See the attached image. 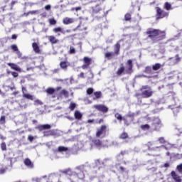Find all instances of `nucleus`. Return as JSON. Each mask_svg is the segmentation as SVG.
Returning <instances> with one entry per match:
<instances>
[{"instance_id":"nucleus-29","label":"nucleus","mask_w":182,"mask_h":182,"mask_svg":"<svg viewBox=\"0 0 182 182\" xmlns=\"http://www.w3.org/2000/svg\"><path fill=\"white\" fill-rule=\"evenodd\" d=\"M83 60H84V63L85 65H88V66L90 65L92 62V59H90L89 57H85Z\"/></svg>"},{"instance_id":"nucleus-60","label":"nucleus","mask_w":182,"mask_h":182,"mask_svg":"<svg viewBox=\"0 0 182 182\" xmlns=\"http://www.w3.org/2000/svg\"><path fill=\"white\" fill-rule=\"evenodd\" d=\"M78 77H85V73H81L80 75H78Z\"/></svg>"},{"instance_id":"nucleus-49","label":"nucleus","mask_w":182,"mask_h":182,"mask_svg":"<svg viewBox=\"0 0 182 182\" xmlns=\"http://www.w3.org/2000/svg\"><path fill=\"white\" fill-rule=\"evenodd\" d=\"M28 140H29V141L32 142V141H33V140H35V137L32 136L31 135H28Z\"/></svg>"},{"instance_id":"nucleus-12","label":"nucleus","mask_w":182,"mask_h":182,"mask_svg":"<svg viewBox=\"0 0 182 182\" xmlns=\"http://www.w3.org/2000/svg\"><path fill=\"white\" fill-rule=\"evenodd\" d=\"M69 97V92L68 91H66V90H63L59 95L58 96V100H62V99H63V97Z\"/></svg>"},{"instance_id":"nucleus-44","label":"nucleus","mask_w":182,"mask_h":182,"mask_svg":"<svg viewBox=\"0 0 182 182\" xmlns=\"http://www.w3.org/2000/svg\"><path fill=\"white\" fill-rule=\"evenodd\" d=\"M130 19H132V16L130 14H127L125 15V21H130Z\"/></svg>"},{"instance_id":"nucleus-38","label":"nucleus","mask_w":182,"mask_h":182,"mask_svg":"<svg viewBox=\"0 0 182 182\" xmlns=\"http://www.w3.org/2000/svg\"><path fill=\"white\" fill-rule=\"evenodd\" d=\"M53 31L55 32V33H58V32H62V28L58 27V28H53Z\"/></svg>"},{"instance_id":"nucleus-35","label":"nucleus","mask_w":182,"mask_h":182,"mask_svg":"<svg viewBox=\"0 0 182 182\" xmlns=\"http://www.w3.org/2000/svg\"><path fill=\"white\" fill-rule=\"evenodd\" d=\"M75 107H76V104L75 102H71L69 109L70 110H75Z\"/></svg>"},{"instance_id":"nucleus-13","label":"nucleus","mask_w":182,"mask_h":182,"mask_svg":"<svg viewBox=\"0 0 182 182\" xmlns=\"http://www.w3.org/2000/svg\"><path fill=\"white\" fill-rule=\"evenodd\" d=\"M117 75L118 76H122V75H129V73H126V70L123 64H121L120 68L117 70Z\"/></svg>"},{"instance_id":"nucleus-64","label":"nucleus","mask_w":182,"mask_h":182,"mask_svg":"<svg viewBox=\"0 0 182 182\" xmlns=\"http://www.w3.org/2000/svg\"><path fill=\"white\" fill-rule=\"evenodd\" d=\"M0 174H5V169H1Z\"/></svg>"},{"instance_id":"nucleus-8","label":"nucleus","mask_w":182,"mask_h":182,"mask_svg":"<svg viewBox=\"0 0 182 182\" xmlns=\"http://www.w3.org/2000/svg\"><path fill=\"white\" fill-rule=\"evenodd\" d=\"M126 65L125 73H128V75L133 73V61L132 60H128Z\"/></svg>"},{"instance_id":"nucleus-52","label":"nucleus","mask_w":182,"mask_h":182,"mask_svg":"<svg viewBox=\"0 0 182 182\" xmlns=\"http://www.w3.org/2000/svg\"><path fill=\"white\" fill-rule=\"evenodd\" d=\"M1 123L4 124L5 123V116H1L0 118Z\"/></svg>"},{"instance_id":"nucleus-5","label":"nucleus","mask_w":182,"mask_h":182,"mask_svg":"<svg viewBox=\"0 0 182 182\" xmlns=\"http://www.w3.org/2000/svg\"><path fill=\"white\" fill-rule=\"evenodd\" d=\"M180 62H181V58L178 54L167 60V63L169 66H174V65H178Z\"/></svg>"},{"instance_id":"nucleus-36","label":"nucleus","mask_w":182,"mask_h":182,"mask_svg":"<svg viewBox=\"0 0 182 182\" xmlns=\"http://www.w3.org/2000/svg\"><path fill=\"white\" fill-rule=\"evenodd\" d=\"M115 117L117 119V120H123V117H122V115L119 113L115 114Z\"/></svg>"},{"instance_id":"nucleus-20","label":"nucleus","mask_w":182,"mask_h":182,"mask_svg":"<svg viewBox=\"0 0 182 182\" xmlns=\"http://www.w3.org/2000/svg\"><path fill=\"white\" fill-rule=\"evenodd\" d=\"M32 48L34 52H36V53H39V52H41V49L39 48V46L38 45V43H33Z\"/></svg>"},{"instance_id":"nucleus-3","label":"nucleus","mask_w":182,"mask_h":182,"mask_svg":"<svg viewBox=\"0 0 182 182\" xmlns=\"http://www.w3.org/2000/svg\"><path fill=\"white\" fill-rule=\"evenodd\" d=\"M86 171V166L80 165L75 168V173L79 178V180H83L85 178V173Z\"/></svg>"},{"instance_id":"nucleus-26","label":"nucleus","mask_w":182,"mask_h":182,"mask_svg":"<svg viewBox=\"0 0 182 182\" xmlns=\"http://www.w3.org/2000/svg\"><path fill=\"white\" fill-rule=\"evenodd\" d=\"M92 143L95 144V146H96V147H100L102 146V142L100 140L97 139H94L92 140Z\"/></svg>"},{"instance_id":"nucleus-30","label":"nucleus","mask_w":182,"mask_h":182,"mask_svg":"<svg viewBox=\"0 0 182 182\" xmlns=\"http://www.w3.org/2000/svg\"><path fill=\"white\" fill-rule=\"evenodd\" d=\"M46 93H48V95H53V93H55V88H52V87L47 88Z\"/></svg>"},{"instance_id":"nucleus-41","label":"nucleus","mask_w":182,"mask_h":182,"mask_svg":"<svg viewBox=\"0 0 182 182\" xmlns=\"http://www.w3.org/2000/svg\"><path fill=\"white\" fill-rule=\"evenodd\" d=\"M34 105L36 106H38V105H39L40 106L43 105L42 102L39 100H36L34 101Z\"/></svg>"},{"instance_id":"nucleus-53","label":"nucleus","mask_w":182,"mask_h":182,"mask_svg":"<svg viewBox=\"0 0 182 182\" xmlns=\"http://www.w3.org/2000/svg\"><path fill=\"white\" fill-rule=\"evenodd\" d=\"M11 75L14 77H18V74L16 72H11Z\"/></svg>"},{"instance_id":"nucleus-9","label":"nucleus","mask_w":182,"mask_h":182,"mask_svg":"<svg viewBox=\"0 0 182 182\" xmlns=\"http://www.w3.org/2000/svg\"><path fill=\"white\" fill-rule=\"evenodd\" d=\"M93 107L98 110V112H102V113H107L109 111V108L104 105H95Z\"/></svg>"},{"instance_id":"nucleus-27","label":"nucleus","mask_w":182,"mask_h":182,"mask_svg":"<svg viewBox=\"0 0 182 182\" xmlns=\"http://www.w3.org/2000/svg\"><path fill=\"white\" fill-rule=\"evenodd\" d=\"M120 50V43L118 42L117 45L114 46V53L117 55Z\"/></svg>"},{"instance_id":"nucleus-14","label":"nucleus","mask_w":182,"mask_h":182,"mask_svg":"<svg viewBox=\"0 0 182 182\" xmlns=\"http://www.w3.org/2000/svg\"><path fill=\"white\" fill-rule=\"evenodd\" d=\"M90 2H97V5L95 7H92L93 12L95 14H97L100 11V7L99 6V4H100V0H89Z\"/></svg>"},{"instance_id":"nucleus-15","label":"nucleus","mask_w":182,"mask_h":182,"mask_svg":"<svg viewBox=\"0 0 182 182\" xmlns=\"http://www.w3.org/2000/svg\"><path fill=\"white\" fill-rule=\"evenodd\" d=\"M7 65L8 66H10L11 69H13V70H16V72H22V69L15 63H9Z\"/></svg>"},{"instance_id":"nucleus-62","label":"nucleus","mask_w":182,"mask_h":182,"mask_svg":"<svg viewBox=\"0 0 182 182\" xmlns=\"http://www.w3.org/2000/svg\"><path fill=\"white\" fill-rule=\"evenodd\" d=\"M41 180H42V178H36L35 179V181H36V182H41Z\"/></svg>"},{"instance_id":"nucleus-18","label":"nucleus","mask_w":182,"mask_h":182,"mask_svg":"<svg viewBox=\"0 0 182 182\" xmlns=\"http://www.w3.org/2000/svg\"><path fill=\"white\" fill-rule=\"evenodd\" d=\"M73 22H75V18H73L66 17L63 20L64 25H70V23H73Z\"/></svg>"},{"instance_id":"nucleus-50","label":"nucleus","mask_w":182,"mask_h":182,"mask_svg":"<svg viewBox=\"0 0 182 182\" xmlns=\"http://www.w3.org/2000/svg\"><path fill=\"white\" fill-rule=\"evenodd\" d=\"M138 77H146V75L143 74L135 75V79H137Z\"/></svg>"},{"instance_id":"nucleus-48","label":"nucleus","mask_w":182,"mask_h":182,"mask_svg":"<svg viewBox=\"0 0 182 182\" xmlns=\"http://www.w3.org/2000/svg\"><path fill=\"white\" fill-rule=\"evenodd\" d=\"M177 170H178L179 173H182V164L177 166Z\"/></svg>"},{"instance_id":"nucleus-1","label":"nucleus","mask_w":182,"mask_h":182,"mask_svg":"<svg viewBox=\"0 0 182 182\" xmlns=\"http://www.w3.org/2000/svg\"><path fill=\"white\" fill-rule=\"evenodd\" d=\"M148 38H150L152 41H160L166 36V33L160 30H156L154 28H149L146 31Z\"/></svg>"},{"instance_id":"nucleus-59","label":"nucleus","mask_w":182,"mask_h":182,"mask_svg":"<svg viewBox=\"0 0 182 182\" xmlns=\"http://www.w3.org/2000/svg\"><path fill=\"white\" fill-rule=\"evenodd\" d=\"M89 65L87 64H84L82 65V69H86Z\"/></svg>"},{"instance_id":"nucleus-24","label":"nucleus","mask_w":182,"mask_h":182,"mask_svg":"<svg viewBox=\"0 0 182 182\" xmlns=\"http://www.w3.org/2000/svg\"><path fill=\"white\" fill-rule=\"evenodd\" d=\"M74 116L77 120H80V119H82V113H80V112L79 111H75L74 113Z\"/></svg>"},{"instance_id":"nucleus-39","label":"nucleus","mask_w":182,"mask_h":182,"mask_svg":"<svg viewBox=\"0 0 182 182\" xmlns=\"http://www.w3.org/2000/svg\"><path fill=\"white\" fill-rule=\"evenodd\" d=\"M49 23L50 25H56V20L55 18H50Z\"/></svg>"},{"instance_id":"nucleus-55","label":"nucleus","mask_w":182,"mask_h":182,"mask_svg":"<svg viewBox=\"0 0 182 182\" xmlns=\"http://www.w3.org/2000/svg\"><path fill=\"white\" fill-rule=\"evenodd\" d=\"M127 116H129V117H134V116H136V114L132 113V112H129Z\"/></svg>"},{"instance_id":"nucleus-22","label":"nucleus","mask_w":182,"mask_h":182,"mask_svg":"<svg viewBox=\"0 0 182 182\" xmlns=\"http://www.w3.org/2000/svg\"><path fill=\"white\" fill-rule=\"evenodd\" d=\"M23 90V97H26V99H29V100H33V96L31 95L30 94H26L23 90H25V89L23 87L22 88Z\"/></svg>"},{"instance_id":"nucleus-21","label":"nucleus","mask_w":182,"mask_h":182,"mask_svg":"<svg viewBox=\"0 0 182 182\" xmlns=\"http://www.w3.org/2000/svg\"><path fill=\"white\" fill-rule=\"evenodd\" d=\"M48 41L53 44L58 43L59 42V40L56 39V38L53 36H48Z\"/></svg>"},{"instance_id":"nucleus-17","label":"nucleus","mask_w":182,"mask_h":182,"mask_svg":"<svg viewBox=\"0 0 182 182\" xmlns=\"http://www.w3.org/2000/svg\"><path fill=\"white\" fill-rule=\"evenodd\" d=\"M171 174L176 182H182L181 178H180V176L176 173V171H172Z\"/></svg>"},{"instance_id":"nucleus-63","label":"nucleus","mask_w":182,"mask_h":182,"mask_svg":"<svg viewBox=\"0 0 182 182\" xmlns=\"http://www.w3.org/2000/svg\"><path fill=\"white\" fill-rule=\"evenodd\" d=\"M65 118L68 119V120H73V118L71 117L70 116H66Z\"/></svg>"},{"instance_id":"nucleus-54","label":"nucleus","mask_w":182,"mask_h":182,"mask_svg":"<svg viewBox=\"0 0 182 182\" xmlns=\"http://www.w3.org/2000/svg\"><path fill=\"white\" fill-rule=\"evenodd\" d=\"M28 14H31V15H33L35 14H39V11H38V10H36V11H30V12H28Z\"/></svg>"},{"instance_id":"nucleus-6","label":"nucleus","mask_w":182,"mask_h":182,"mask_svg":"<svg viewBox=\"0 0 182 182\" xmlns=\"http://www.w3.org/2000/svg\"><path fill=\"white\" fill-rule=\"evenodd\" d=\"M168 16V13L161 10L160 8L156 7V19H161Z\"/></svg>"},{"instance_id":"nucleus-2","label":"nucleus","mask_w":182,"mask_h":182,"mask_svg":"<svg viewBox=\"0 0 182 182\" xmlns=\"http://www.w3.org/2000/svg\"><path fill=\"white\" fill-rule=\"evenodd\" d=\"M156 143L154 142H149L147 145H145V147H147L148 150H152L153 151H157V150H163V149H165L166 150H170V149H173V144H167L166 145L161 146H154Z\"/></svg>"},{"instance_id":"nucleus-61","label":"nucleus","mask_w":182,"mask_h":182,"mask_svg":"<svg viewBox=\"0 0 182 182\" xmlns=\"http://www.w3.org/2000/svg\"><path fill=\"white\" fill-rule=\"evenodd\" d=\"M18 38V36H16V34H14L11 36V39H16Z\"/></svg>"},{"instance_id":"nucleus-47","label":"nucleus","mask_w":182,"mask_h":182,"mask_svg":"<svg viewBox=\"0 0 182 182\" xmlns=\"http://www.w3.org/2000/svg\"><path fill=\"white\" fill-rule=\"evenodd\" d=\"M70 53L71 54L76 53V50L75 49V48L73 47L70 48Z\"/></svg>"},{"instance_id":"nucleus-45","label":"nucleus","mask_w":182,"mask_h":182,"mask_svg":"<svg viewBox=\"0 0 182 182\" xmlns=\"http://www.w3.org/2000/svg\"><path fill=\"white\" fill-rule=\"evenodd\" d=\"M11 49L14 50V52H18L19 50L18 49V46L16 45H12L11 46Z\"/></svg>"},{"instance_id":"nucleus-25","label":"nucleus","mask_w":182,"mask_h":182,"mask_svg":"<svg viewBox=\"0 0 182 182\" xmlns=\"http://www.w3.org/2000/svg\"><path fill=\"white\" fill-rule=\"evenodd\" d=\"M163 68V65L161 63H156L155 65H152V69L154 70H159V69H161Z\"/></svg>"},{"instance_id":"nucleus-31","label":"nucleus","mask_w":182,"mask_h":182,"mask_svg":"<svg viewBox=\"0 0 182 182\" xmlns=\"http://www.w3.org/2000/svg\"><path fill=\"white\" fill-rule=\"evenodd\" d=\"M165 9L166 11H170L171 9V4L168 2L165 3Z\"/></svg>"},{"instance_id":"nucleus-40","label":"nucleus","mask_w":182,"mask_h":182,"mask_svg":"<svg viewBox=\"0 0 182 182\" xmlns=\"http://www.w3.org/2000/svg\"><path fill=\"white\" fill-rule=\"evenodd\" d=\"M53 134L52 131H48L47 132H44V136H52Z\"/></svg>"},{"instance_id":"nucleus-46","label":"nucleus","mask_w":182,"mask_h":182,"mask_svg":"<svg viewBox=\"0 0 182 182\" xmlns=\"http://www.w3.org/2000/svg\"><path fill=\"white\" fill-rule=\"evenodd\" d=\"M93 93V88H88L87 90V95H92Z\"/></svg>"},{"instance_id":"nucleus-19","label":"nucleus","mask_w":182,"mask_h":182,"mask_svg":"<svg viewBox=\"0 0 182 182\" xmlns=\"http://www.w3.org/2000/svg\"><path fill=\"white\" fill-rule=\"evenodd\" d=\"M24 164L28 168H33V163L28 158L24 160Z\"/></svg>"},{"instance_id":"nucleus-37","label":"nucleus","mask_w":182,"mask_h":182,"mask_svg":"<svg viewBox=\"0 0 182 182\" xmlns=\"http://www.w3.org/2000/svg\"><path fill=\"white\" fill-rule=\"evenodd\" d=\"M158 141H159L161 144H164V143H166V139H164V137H160L159 138Z\"/></svg>"},{"instance_id":"nucleus-4","label":"nucleus","mask_w":182,"mask_h":182,"mask_svg":"<svg viewBox=\"0 0 182 182\" xmlns=\"http://www.w3.org/2000/svg\"><path fill=\"white\" fill-rule=\"evenodd\" d=\"M124 154H126V151H121V153L117 156V161H118V163L116 164L115 167L117 170H119V171H121V173H124V171H125V169L124 168H123V166H119V164H122V160H123Z\"/></svg>"},{"instance_id":"nucleus-51","label":"nucleus","mask_w":182,"mask_h":182,"mask_svg":"<svg viewBox=\"0 0 182 182\" xmlns=\"http://www.w3.org/2000/svg\"><path fill=\"white\" fill-rule=\"evenodd\" d=\"M127 133H122L121 134V139H127Z\"/></svg>"},{"instance_id":"nucleus-56","label":"nucleus","mask_w":182,"mask_h":182,"mask_svg":"<svg viewBox=\"0 0 182 182\" xmlns=\"http://www.w3.org/2000/svg\"><path fill=\"white\" fill-rule=\"evenodd\" d=\"M95 164L97 167H100V161L96 160L95 161Z\"/></svg>"},{"instance_id":"nucleus-43","label":"nucleus","mask_w":182,"mask_h":182,"mask_svg":"<svg viewBox=\"0 0 182 182\" xmlns=\"http://www.w3.org/2000/svg\"><path fill=\"white\" fill-rule=\"evenodd\" d=\"M144 72L146 73H151V67H146Z\"/></svg>"},{"instance_id":"nucleus-58","label":"nucleus","mask_w":182,"mask_h":182,"mask_svg":"<svg viewBox=\"0 0 182 182\" xmlns=\"http://www.w3.org/2000/svg\"><path fill=\"white\" fill-rule=\"evenodd\" d=\"M77 29H78L79 31H86V27L84 28H80V25L77 26Z\"/></svg>"},{"instance_id":"nucleus-11","label":"nucleus","mask_w":182,"mask_h":182,"mask_svg":"<svg viewBox=\"0 0 182 182\" xmlns=\"http://www.w3.org/2000/svg\"><path fill=\"white\" fill-rule=\"evenodd\" d=\"M70 65V64L68 61H61L60 63V68L64 72H68V68H69Z\"/></svg>"},{"instance_id":"nucleus-32","label":"nucleus","mask_w":182,"mask_h":182,"mask_svg":"<svg viewBox=\"0 0 182 182\" xmlns=\"http://www.w3.org/2000/svg\"><path fill=\"white\" fill-rule=\"evenodd\" d=\"M94 95H95L96 99H100V97H102L101 92H94Z\"/></svg>"},{"instance_id":"nucleus-10","label":"nucleus","mask_w":182,"mask_h":182,"mask_svg":"<svg viewBox=\"0 0 182 182\" xmlns=\"http://www.w3.org/2000/svg\"><path fill=\"white\" fill-rule=\"evenodd\" d=\"M153 126L154 130H159L161 127V121H160V119L155 118L153 122Z\"/></svg>"},{"instance_id":"nucleus-33","label":"nucleus","mask_w":182,"mask_h":182,"mask_svg":"<svg viewBox=\"0 0 182 182\" xmlns=\"http://www.w3.org/2000/svg\"><path fill=\"white\" fill-rule=\"evenodd\" d=\"M114 55V53L111 52V53H105V58H107L108 59H110V58H112V56H113Z\"/></svg>"},{"instance_id":"nucleus-7","label":"nucleus","mask_w":182,"mask_h":182,"mask_svg":"<svg viewBox=\"0 0 182 182\" xmlns=\"http://www.w3.org/2000/svg\"><path fill=\"white\" fill-rule=\"evenodd\" d=\"M96 136L100 137L101 139H103V137L106 136V126L102 125L101 128L97 130Z\"/></svg>"},{"instance_id":"nucleus-23","label":"nucleus","mask_w":182,"mask_h":182,"mask_svg":"<svg viewBox=\"0 0 182 182\" xmlns=\"http://www.w3.org/2000/svg\"><path fill=\"white\" fill-rule=\"evenodd\" d=\"M69 150V148L66 147V146H58V151L59 153H63V152H66Z\"/></svg>"},{"instance_id":"nucleus-34","label":"nucleus","mask_w":182,"mask_h":182,"mask_svg":"<svg viewBox=\"0 0 182 182\" xmlns=\"http://www.w3.org/2000/svg\"><path fill=\"white\" fill-rule=\"evenodd\" d=\"M141 128L142 129V130H149V129H150V125L149 124L141 125Z\"/></svg>"},{"instance_id":"nucleus-57","label":"nucleus","mask_w":182,"mask_h":182,"mask_svg":"<svg viewBox=\"0 0 182 182\" xmlns=\"http://www.w3.org/2000/svg\"><path fill=\"white\" fill-rule=\"evenodd\" d=\"M45 9H46V11H50V5H46V6H45Z\"/></svg>"},{"instance_id":"nucleus-42","label":"nucleus","mask_w":182,"mask_h":182,"mask_svg":"<svg viewBox=\"0 0 182 182\" xmlns=\"http://www.w3.org/2000/svg\"><path fill=\"white\" fill-rule=\"evenodd\" d=\"M1 149L3 151L6 150V144L5 142L1 144Z\"/></svg>"},{"instance_id":"nucleus-28","label":"nucleus","mask_w":182,"mask_h":182,"mask_svg":"<svg viewBox=\"0 0 182 182\" xmlns=\"http://www.w3.org/2000/svg\"><path fill=\"white\" fill-rule=\"evenodd\" d=\"M39 130H42L43 129L44 130L50 129V125L49 124H43L38 127Z\"/></svg>"},{"instance_id":"nucleus-16","label":"nucleus","mask_w":182,"mask_h":182,"mask_svg":"<svg viewBox=\"0 0 182 182\" xmlns=\"http://www.w3.org/2000/svg\"><path fill=\"white\" fill-rule=\"evenodd\" d=\"M153 96V91L150 90H145L142 91V97H151Z\"/></svg>"}]
</instances>
